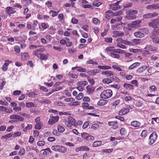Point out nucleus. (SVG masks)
<instances>
[{
    "instance_id": "23",
    "label": "nucleus",
    "mask_w": 159,
    "mask_h": 159,
    "mask_svg": "<svg viewBox=\"0 0 159 159\" xmlns=\"http://www.w3.org/2000/svg\"><path fill=\"white\" fill-rule=\"evenodd\" d=\"M131 126L134 127H139L141 123L137 121H133L130 124Z\"/></svg>"
},
{
    "instance_id": "59",
    "label": "nucleus",
    "mask_w": 159,
    "mask_h": 159,
    "mask_svg": "<svg viewBox=\"0 0 159 159\" xmlns=\"http://www.w3.org/2000/svg\"><path fill=\"white\" fill-rule=\"evenodd\" d=\"M117 124L118 122L117 121H109L108 122V125L110 126H113L115 125H116Z\"/></svg>"
},
{
    "instance_id": "56",
    "label": "nucleus",
    "mask_w": 159,
    "mask_h": 159,
    "mask_svg": "<svg viewBox=\"0 0 159 159\" xmlns=\"http://www.w3.org/2000/svg\"><path fill=\"white\" fill-rule=\"evenodd\" d=\"M21 93V91L20 90H16L13 92V94L15 96L20 95Z\"/></svg>"
},
{
    "instance_id": "19",
    "label": "nucleus",
    "mask_w": 159,
    "mask_h": 159,
    "mask_svg": "<svg viewBox=\"0 0 159 159\" xmlns=\"http://www.w3.org/2000/svg\"><path fill=\"white\" fill-rule=\"evenodd\" d=\"M142 22L141 20H139L133 21L131 24V26L134 27H136L139 26V24Z\"/></svg>"
},
{
    "instance_id": "27",
    "label": "nucleus",
    "mask_w": 159,
    "mask_h": 159,
    "mask_svg": "<svg viewBox=\"0 0 159 159\" xmlns=\"http://www.w3.org/2000/svg\"><path fill=\"white\" fill-rule=\"evenodd\" d=\"M145 48L146 49L152 51H156L157 50V47H153L152 46H150L149 45H146Z\"/></svg>"
},
{
    "instance_id": "40",
    "label": "nucleus",
    "mask_w": 159,
    "mask_h": 159,
    "mask_svg": "<svg viewBox=\"0 0 159 159\" xmlns=\"http://www.w3.org/2000/svg\"><path fill=\"white\" fill-rule=\"evenodd\" d=\"M121 43L123 44L126 45L133 46V44L132 43V42H129L127 40H122L121 41Z\"/></svg>"
},
{
    "instance_id": "5",
    "label": "nucleus",
    "mask_w": 159,
    "mask_h": 159,
    "mask_svg": "<svg viewBox=\"0 0 159 159\" xmlns=\"http://www.w3.org/2000/svg\"><path fill=\"white\" fill-rule=\"evenodd\" d=\"M105 50L107 52H116L118 53H125V51L120 49H115L113 47H108L105 49Z\"/></svg>"
},
{
    "instance_id": "18",
    "label": "nucleus",
    "mask_w": 159,
    "mask_h": 159,
    "mask_svg": "<svg viewBox=\"0 0 159 159\" xmlns=\"http://www.w3.org/2000/svg\"><path fill=\"white\" fill-rule=\"evenodd\" d=\"M148 25L150 27H154L159 25V23L155 20L152 21L148 23Z\"/></svg>"
},
{
    "instance_id": "34",
    "label": "nucleus",
    "mask_w": 159,
    "mask_h": 159,
    "mask_svg": "<svg viewBox=\"0 0 159 159\" xmlns=\"http://www.w3.org/2000/svg\"><path fill=\"white\" fill-rule=\"evenodd\" d=\"M107 103V101L104 99L100 100L98 103V104L99 106H103L106 104Z\"/></svg>"
},
{
    "instance_id": "10",
    "label": "nucleus",
    "mask_w": 159,
    "mask_h": 159,
    "mask_svg": "<svg viewBox=\"0 0 159 159\" xmlns=\"http://www.w3.org/2000/svg\"><path fill=\"white\" fill-rule=\"evenodd\" d=\"M6 11L7 13L10 16L11 14L16 13V11L15 9L11 7H7L6 9Z\"/></svg>"
},
{
    "instance_id": "61",
    "label": "nucleus",
    "mask_w": 159,
    "mask_h": 159,
    "mask_svg": "<svg viewBox=\"0 0 159 159\" xmlns=\"http://www.w3.org/2000/svg\"><path fill=\"white\" fill-rule=\"evenodd\" d=\"M112 67L113 68L116 69L119 71H121L122 70L118 65H113Z\"/></svg>"
},
{
    "instance_id": "33",
    "label": "nucleus",
    "mask_w": 159,
    "mask_h": 159,
    "mask_svg": "<svg viewBox=\"0 0 159 159\" xmlns=\"http://www.w3.org/2000/svg\"><path fill=\"white\" fill-rule=\"evenodd\" d=\"M124 87L127 89L130 90L132 89L133 85L125 83L124 85Z\"/></svg>"
},
{
    "instance_id": "35",
    "label": "nucleus",
    "mask_w": 159,
    "mask_h": 159,
    "mask_svg": "<svg viewBox=\"0 0 159 159\" xmlns=\"http://www.w3.org/2000/svg\"><path fill=\"white\" fill-rule=\"evenodd\" d=\"M132 43L133 46L137 45L140 43V39H134L132 40Z\"/></svg>"
},
{
    "instance_id": "60",
    "label": "nucleus",
    "mask_w": 159,
    "mask_h": 159,
    "mask_svg": "<svg viewBox=\"0 0 159 159\" xmlns=\"http://www.w3.org/2000/svg\"><path fill=\"white\" fill-rule=\"evenodd\" d=\"M59 146L58 145H54L52 146L51 147V149L52 150L55 151H58Z\"/></svg>"
},
{
    "instance_id": "7",
    "label": "nucleus",
    "mask_w": 159,
    "mask_h": 159,
    "mask_svg": "<svg viewBox=\"0 0 159 159\" xmlns=\"http://www.w3.org/2000/svg\"><path fill=\"white\" fill-rule=\"evenodd\" d=\"M50 118L49 119L48 122V123L50 125H52L57 122L58 121L59 119L58 116H53L52 115H50Z\"/></svg>"
},
{
    "instance_id": "46",
    "label": "nucleus",
    "mask_w": 159,
    "mask_h": 159,
    "mask_svg": "<svg viewBox=\"0 0 159 159\" xmlns=\"http://www.w3.org/2000/svg\"><path fill=\"white\" fill-rule=\"evenodd\" d=\"M84 97V94L82 93H80L79 94L75 97V98L77 100H80L81 99Z\"/></svg>"
},
{
    "instance_id": "52",
    "label": "nucleus",
    "mask_w": 159,
    "mask_h": 159,
    "mask_svg": "<svg viewBox=\"0 0 159 159\" xmlns=\"http://www.w3.org/2000/svg\"><path fill=\"white\" fill-rule=\"evenodd\" d=\"M49 13L52 15V17H54L57 15L58 12H57L51 10L49 11Z\"/></svg>"
},
{
    "instance_id": "6",
    "label": "nucleus",
    "mask_w": 159,
    "mask_h": 159,
    "mask_svg": "<svg viewBox=\"0 0 159 159\" xmlns=\"http://www.w3.org/2000/svg\"><path fill=\"white\" fill-rule=\"evenodd\" d=\"M40 120L41 119L39 117H36L34 120L35 123L34 128L37 129H40L43 126V123Z\"/></svg>"
},
{
    "instance_id": "62",
    "label": "nucleus",
    "mask_w": 159,
    "mask_h": 159,
    "mask_svg": "<svg viewBox=\"0 0 159 159\" xmlns=\"http://www.w3.org/2000/svg\"><path fill=\"white\" fill-rule=\"evenodd\" d=\"M151 1L152 0H142L141 2L143 3L148 4L151 3Z\"/></svg>"
},
{
    "instance_id": "53",
    "label": "nucleus",
    "mask_w": 159,
    "mask_h": 159,
    "mask_svg": "<svg viewBox=\"0 0 159 159\" xmlns=\"http://www.w3.org/2000/svg\"><path fill=\"white\" fill-rule=\"evenodd\" d=\"M25 153V150L24 148H21L18 152V154L20 156L23 155Z\"/></svg>"
},
{
    "instance_id": "15",
    "label": "nucleus",
    "mask_w": 159,
    "mask_h": 159,
    "mask_svg": "<svg viewBox=\"0 0 159 159\" xmlns=\"http://www.w3.org/2000/svg\"><path fill=\"white\" fill-rule=\"evenodd\" d=\"M129 111V109L128 108H123L119 112V114L120 116L124 115Z\"/></svg>"
},
{
    "instance_id": "22",
    "label": "nucleus",
    "mask_w": 159,
    "mask_h": 159,
    "mask_svg": "<svg viewBox=\"0 0 159 159\" xmlns=\"http://www.w3.org/2000/svg\"><path fill=\"white\" fill-rule=\"evenodd\" d=\"M140 65V63L135 62L129 66L128 68V69L129 70H132L137 67L139 66Z\"/></svg>"
},
{
    "instance_id": "13",
    "label": "nucleus",
    "mask_w": 159,
    "mask_h": 159,
    "mask_svg": "<svg viewBox=\"0 0 159 159\" xmlns=\"http://www.w3.org/2000/svg\"><path fill=\"white\" fill-rule=\"evenodd\" d=\"M116 16V14L114 13L111 11H108L105 12V17L107 19L109 18L110 17H112L113 16Z\"/></svg>"
},
{
    "instance_id": "11",
    "label": "nucleus",
    "mask_w": 159,
    "mask_h": 159,
    "mask_svg": "<svg viewBox=\"0 0 159 159\" xmlns=\"http://www.w3.org/2000/svg\"><path fill=\"white\" fill-rule=\"evenodd\" d=\"M45 49L43 48H39L34 50L33 52V54L37 57L38 58H39V53L43 52L44 51Z\"/></svg>"
},
{
    "instance_id": "29",
    "label": "nucleus",
    "mask_w": 159,
    "mask_h": 159,
    "mask_svg": "<svg viewBox=\"0 0 159 159\" xmlns=\"http://www.w3.org/2000/svg\"><path fill=\"white\" fill-rule=\"evenodd\" d=\"M134 104L138 107H141L143 104L142 100L141 99L136 100L135 101Z\"/></svg>"
},
{
    "instance_id": "38",
    "label": "nucleus",
    "mask_w": 159,
    "mask_h": 159,
    "mask_svg": "<svg viewBox=\"0 0 159 159\" xmlns=\"http://www.w3.org/2000/svg\"><path fill=\"white\" fill-rule=\"evenodd\" d=\"M102 144V142L101 141H97L94 142L93 144V147H97L101 146Z\"/></svg>"
},
{
    "instance_id": "55",
    "label": "nucleus",
    "mask_w": 159,
    "mask_h": 159,
    "mask_svg": "<svg viewBox=\"0 0 159 159\" xmlns=\"http://www.w3.org/2000/svg\"><path fill=\"white\" fill-rule=\"evenodd\" d=\"M51 102L50 101L47 99H45L41 101V103L42 104H49Z\"/></svg>"
},
{
    "instance_id": "41",
    "label": "nucleus",
    "mask_w": 159,
    "mask_h": 159,
    "mask_svg": "<svg viewBox=\"0 0 159 159\" xmlns=\"http://www.w3.org/2000/svg\"><path fill=\"white\" fill-rule=\"evenodd\" d=\"M26 95H27L28 97L32 98H34L37 96V94L35 93V92H33L27 93Z\"/></svg>"
},
{
    "instance_id": "1",
    "label": "nucleus",
    "mask_w": 159,
    "mask_h": 159,
    "mask_svg": "<svg viewBox=\"0 0 159 159\" xmlns=\"http://www.w3.org/2000/svg\"><path fill=\"white\" fill-rule=\"evenodd\" d=\"M112 95V92L111 89H107L103 91L100 94V97L103 99H107Z\"/></svg>"
},
{
    "instance_id": "64",
    "label": "nucleus",
    "mask_w": 159,
    "mask_h": 159,
    "mask_svg": "<svg viewBox=\"0 0 159 159\" xmlns=\"http://www.w3.org/2000/svg\"><path fill=\"white\" fill-rule=\"evenodd\" d=\"M153 10L159 9V3L153 4Z\"/></svg>"
},
{
    "instance_id": "48",
    "label": "nucleus",
    "mask_w": 159,
    "mask_h": 159,
    "mask_svg": "<svg viewBox=\"0 0 159 159\" xmlns=\"http://www.w3.org/2000/svg\"><path fill=\"white\" fill-rule=\"evenodd\" d=\"M57 129L58 131L60 132H63L65 130L64 128L60 125H58Z\"/></svg>"
},
{
    "instance_id": "50",
    "label": "nucleus",
    "mask_w": 159,
    "mask_h": 159,
    "mask_svg": "<svg viewBox=\"0 0 159 159\" xmlns=\"http://www.w3.org/2000/svg\"><path fill=\"white\" fill-rule=\"evenodd\" d=\"M13 110L16 112L21 111L22 110L21 108L19 106H16L13 107Z\"/></svg>"
},
{
    "instance_id": "30",
    "label": "nucleus",
    "mask_w": 159,
    "mask_h": 159,
    "mask_svg": "<svg viewBox=\"0 0 159 159\" xmlns=\"http://www.w3.org/2000/svg\"><path fill=\"white\" fill-rule=\"evenodd\" d=\"M116 52H111L110 53V56L114 58L119 59L120 57V55L116 53Z\"/></svg>"
},
{
    "instance_id": "24",
    "label": "nucleus",
    "mask_w": 159,
    "mask_h": 159,
    "mask_svg": "<svg viewBox=\"0 0 159 159\" xmlns=\"http://www.w3.org/2000/svg\"><path fill=\"white\" fill-rule=\"evenodd\" d=\"M134 35L136 38H142L144 36V34L140 31L135 32Z\"/></svg>"
},
{
    "instance_id": "49",
    "label": "nucleus",
    "mask_w": 159,
    "mask_h": 159,
    "mask_svg": "<svg viewBox=\"0 0 159 159\" xmlns=\"http://www.w3.org/2000/svg\"><path fill=\"white\" fill-rule=\"evenodd\" d=\"M102 82L103 83L108 84L112 82L111 80L107 78H105L102 80Z\"/></svg>"
},
{
    "instance_id": "43",
    "label": "nucleus",
    "mask_w": 159,
    "mask_h": 159,
    "mask_svg": "<svg viewBox=\"0 0 159 159\" xmlns=\"http://www.w3.org/2000/svg\"><path fill=\"white\" fill-rule=\"evenodd\" d=\"M87 79L88 80L91 85H93L94 84V81L93 78L89 76H88L87 77Z\"/></svg>"
},
{
    "instance_id": "14",
    "label": "nucleus",
    "mask_w": 159,
    "mask_h": 159,
    "mask_svg": "<svg viewBox=\"0 0 159 159\" xmlns=\"http://www.w3.org/2000/svg\"><path fill=\"white\" fill-rule=\"evenodd\" d=\"M124 35V33L123 32L116 31L114 30L112 32V36L114 37H118L122 36Z\"/></svg>"
},
{
    "instance_id": "28",
    "label": "nucleus",
    "mask_w": 159,
    "mask_h": 159,
    "mask_svg": "<svg viewBox=\"0 0 159 159\" xmlns=\"http://www.w3.org/2000/svg\"><path fill=\"white\" fill-rule=\"evenodd\" d=\"M86 89L87 90V92L89 94H92L94 90L93 87H90L89 86H87L86 87Z\"/></svg>"
},
{
    "instance_id": "51",
    "label": "nucleus",
    "mask_w": 159,
    "mask_h": 159,
    "mask_svg": "<svg viewBox=\"0 0 159 159\" xmlns=\"http://www.w3.org/2000/svg\"><path fill=\"white\" fill-rule=\"evenodd\" d=\"M98 1L95 0L93 2V5L96 7H99L101 5L102 3L101 2H98Z\"/></svg>"
},
{
    "instance_id": "63",
    "label": "nucleus",
    "mask_w": 159,
    "mask_h": 159,
    "mask_svg": "<svg viewBox=\"0 0 159 159\" xmlns=\"http://www.w3.org/2000/svg\"><path fill=\"white\" fill-rule=\"evenodd\" d=\"M45 144V142L43 141H39L37 143V144L39 146H43Z\"/></svg>"
},
{
    "instance_id": "45",
    "label": "nucleus",
    "mask_w": 159,
    "mask_h": 159,
    "mask_svg": "<svg viewBox=\"0 0 159 159\" xmlns=\"http://www.w3.org/2000/svg\"><path fill=\"white\" fill-rule=\"evenodd\" d=\"M32 128V125L31 124H28L27 126L23 129L25 132L26 131L28 130L31 129Z\"/></svg>"
},
{
    "instance_id": "2",
    "label": "nucleus",
    "mask_w": 159,
    "mask_h": 159,
    "mask_svg": "<svg viewBox=\"0 0 159 159\" xmlns=\"http://www.w3.org/2000/svg\"><path fill=\"white\" fill-rule=\"evenodd\" d=\"M68 120H66L65 122V125L67 127H70L72 126L76 127V125L75 124V121L74 119L70 116L67 117Z\"/></svg>"
},
{
    "instance_id": "21",
    "label": "nucleus",
    "mask_w": 159,
    "mask_h": 159,
    "mask_svg": "<svg viewBox=\"0 0 159 159\" xmlns=\"http://www.w3.org/2000/svg\"><path fill=\"white\" fill-rule=\"evenodd\" d=\"M5 62L2 66V70L3 71H6L7 70L9 63H10L11 61L9 60H7L5 61Z\"/></svg>"
},
{
    "instance_id": "32",
    "label": "nucleus",
    "mask_w": 159,
    "mask_h": 159,
    "mask_svg": "<svg viewBox=\"0 0 159 159\" xmlns=\"http://www.w3.org/2000/svg\"><path fill=\"white\" fill-rule=\"evenodd\" d=\"M39 58L41 60H46L48 59V56L47 55H45L44 54L39 53Z\"/></svg>"
},
{
    "instance_id": "20",
    "label": "nucleus",
    "mask_w": 159,
    "mask_h": 159,
    "mask_svg": "<svg viewBox=\"0 0 159 159\" xmlns=\"http://www.w3.org/2000/svg\"><path fill=\"white\" fill-rule=\"evenodd\" d=\"M22 60H28L30 58V56L27 52L21 53Z\"/></svg>"
},
{
    "instance_id": "9",
    "label": "nucleus",
    "mask_w": 159,
    "mask_h": 159,
    "mask_svg": "<svg viewBox=\"0 0 159 159\" xmlns=\"http://www.w3.org/2000/svg\"><path fill=\"white\" fill-rule=\"evenodd\" d=\"M89 148L86 146H81L80 147L76 148L75 149V151L76 152H78L80 151H89Z\"/></svg>"
},
{
    "instance_id": "57",
    "label": "nucleus",
    "mask_w": 159,
    "mask_h": 159,
    "mask_svg": "<svg viewBox=\"0 0 159 159\" xmlns=\"http://www.w3.org/2000/svg\"><path fill=\"white\" fill-rule=\"evenodd\" d=\"M143 19H149L151 18L150 13H148L146 14H144L143 16Z\"/></svg>"
},
{
    "instance_id": "12",
    "label": "nucleus",
    "mask_w": 159,
    "mask_h": 159,
    "mask_svg": "<svg viewBox=\"0 0 159 159\" xmlns=\"http://www.w3.org/2000/svg\"><path fill=\"white\" fill-rule=\"evenodd\" d=\"M10 118L11 119H15L17 120H19L22 121L24 120V118L19 115H13L10 116Z\"/></svg>"
},
{
    "instance_id": "39",
    "label": "nucleus",
    "mask_w": 159,
    "mask_h": 159,
    "mask_svg": "<svg viewBox=\"0 0 159 159\" xmlns=\"http://www.w3.org/2000/svg\"><path fill=\"white\" fill-rule=\"evenodd\" d=\"M26 106L29 108H32L34 106V104L32 102H29L26 103Z\"/></svg>"
},
{
    "instance_id": "31",
    "label": "nucleus",
    "mask_w": 159,
    "mask_h": 159,
    "mask_svg": "<svg viewBox=\"0 0 159 159\" xmlns=\"http://www.w3.org/2000/svg\"><path fill=\"white\" fill-rule=\"evenodd\" d=\"M66 150L67 149L65 147L62 146H59L58 152L61 153H64L66 152Z\"/></svg>"
},
{
    "instance_id": "26",
    "label": "nucleus",
    "mask_w": 159,
    "mask_h": 159,
    "mask_svg": "<svg viewBox=\"0 0 159 159\" xmlns=\"http://www.w3.org/2000/svg\"><path fill=\"white\" fill-rule=\"evenodd\" d=\"M121 16H119L118 17H116L112 19L111 20L110 22L111 24L115 23L116 22H119L122 19Z\"/></svg>"
},
{
    "instance_id": "47",
    "label": "nucleus",
    "mask_w": 159,
    "mask_h": 159,
    "mask_svg": "<svg viewBox=\"0 0 159 159\" xmlns=\"http://www.w3.org/2000/svg\"><path fill=\"white\" fill-rule=\"evenodd\" d=\"M158 54H153L151 57V60L155 61L157 60L158 58Z\"/></svg>"
},
{
    "instance_id": "42",
    "label": "nucleus",
    "mask_w": 159,
    "mask_h": 159,
    "mask_svg": "<svg viewBox=\"0 0 159 159\" xmlns=\"http://www.w3.org/2000/svg\"><path fill=\"white\" fill-rule=\"evenodd\" d=\"M152 40L154 43L159 44V37L154 36L153 37Z\"/></svg>"
},
{
    "instance_id": "3",
    "label": "nucleus",
    "mask_w": 159,
    "mask_h": 159,
    "mask_svg": "<svg viewBox=\"0 0 159 159\" xmlns=\"http://www.w3.org/2000/svg\"><path fill=\"white\" fill-rule=\"evenodd\" d=\"M138 13V11L136 10H130L126 12L127 17L129 19H134L136 18L135 15Z\"/></svg>"
},
{
    "instance_id": "36",
    "label": "nucleus",
    "mask_w": 159,
    "mask_h": 159,
    "mask_svg": "<svg viewBox=\"0 0 159 159\" xmlns=\"http://www.w3.org/2000/svg\"><path fill=\"white\" fill-rule=\"evenodd\" d=\"M98 68L99 69L102 70H108L111 68V67L107 66H98Z\"/></svg>"
},
{
    "instance_id": "16",
    "label": "nucleus",
    "mask_w": 159,
    "mask_h": 159,
    "mask_svg": "<svg viewBox=\"0 0 159 159\" xmlns=\"http://www.w3.org/2000/svg\"><path fill=\"white\" fill-rule=\"evenodd\" d=\"M120 2H117L113 4L110 5V8L112 10L114 11L117 10L119 8L118 5Z\"/></svg>"
},
{
    "instance_id": "58",
    "label": "nucleus",
    "mask_w": 159,
    "mask_h": 159,
    "mask_svg": "<svg viewBox=\"0 0 159 159\" xmlns=\"http://www.w3.org/2000/svg\"><path fill=\"white\" fill-rule=\"evenodd\" d=\"M90 157V155L87 153L84 154L83 157V159H89Z\"/></svg>"
},
{
    "instance_id": "44",
    "label": "nucleus",
    "mask_w": 159,
    "mask_h": 159,
    "mask_svg": "<svg viewBox=\"0 0 159 159\" xmlns=\"http://www.w3.org/2000/svg\"><path fill=\"white\" fill-rule=\"evenodd\" d=\"M120 132L121 135L122 136H124L127 133L126 131L124 128H122L121 129Z\"/></svg>"
},
{
    "instance_id": "4",
    "label": "nucleus",
    "mask_w": 159,
    "mask_h": 159,
    "mask_svg": "<svg viewBox=\"0 0 159 159\" xmlns=\"http://www.w3.org/2000/svg\"><path fill=\"white\" fill-rule=\"evenodd\" d=\"M157 137V134L156 132H153L149 136L148 144L151 145L154 144L156 141Z\"/></svg>"
},
{
    "instance_id": "37",
    "label": "nucleus",
    "mask_w": 159,
    "mask_h": 159,
    "mask_svg": "<svg viewBox=\"0 0 159 159\" xmlns=\"http://www.w3.org/2000/svg\"><path fill=\"white\" fill-rule=\"evenodd\" d=\"M102 74L103 75H105L107 76H111L113 75V72L111 71L108 70L102 72Z\"/></svg>"
},
{
    "instance_id": "17",
    "label": "nucleus",
    "mask_w": 159,
    "mask_h": 159,
    "mask_svg": "<svg viewBox=\"0 0 159 159\" xmlns=\"http://www.w3.org/2000/svg\"><path fill=\"white\" fill-rule=\"evenodd\" d=\"M147 68V66H142L140 67L138 69L136 72L137 73H141L143 72L144 70H145Z\"/></svg>"
},
{
    "instance_id": "8",
    "label": "nucleus",
    "mask_w": 159,
    "mask_h": 159,
    "mask_svg": "<svg viewBox=\"0 0 159 159\" xmlns=\"http://www.w3.org/2000/svg\"><path fill=\"white\" fill-rule=\"evenodd\" d=\"M0 111H4L8 113H11L13 112V110L11 108H7L3 106H0Z\"/></svg>"
},
{
    "instance_id": "54",
    "label": "nucleus",
    "mask_w": 159,
    "mask_h": 159,
    "mask_svg": "<svg viewBox=\"0 0 159 159\" xmlns=\"http://www.w3.org/2000/svg\"><path fill=\"white\" fill-rule=\"evenodd\" d=\"M42 27L44 29H46L49 27V25L47 23H42L41 24Z\"/></svg>"
},
{
    "instance_id": "25",
    "label": "nucleus",
    "mask_w": 159,
    "mask_h": 159,
    "mask_svg": "<svg viewBox=\"0 0 159 159\" xmlns=\"http://www.w3.org/2000/svg\"><path fill=\"white\" fill-rule=\"evenodd\" d=\"M88 84V83L86 81H79L76 83L77 86H80L82 87H84V86Z\"/></svg>"
}]
</instances>
